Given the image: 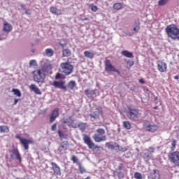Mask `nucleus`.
<instances>
[{
    "label": "nucleus",
    "instance_id": "nucleus-1",
    "mask_svg": "<svg viewBox=\"0 0 179 179\" xmlns=\"http://www.w3.org/2000/svg\"><path fill=\"white\" fill-rule=\"evenodd\" d=\"M49 65L44 64V65L39 69L33 71V79L36 83H44L45 80V72L48 69Z\"/></svg>",
    "mask_w": 179,
    "mask_h": 179
},
{
    "label": "nucleus",
    "instance_id": "nucleus-2",
    "mask_svg": "<svg viewBox=\"0 0 179 179\" xmlns=\"http://www.w3.org/2000/svg\"><path fill=\"white\" fill-rule=\"evenodd\" d=\"M127 110L129 120L136 122L141 121V117H142V112H141V110L136 108H132L131 106H128Z\"/></svg>",
    "mask_w": 179,
    "mask_h": 179
},
{
    "label": "nucleus",
    "instance_id": "nucleus-3",
    "mask_svg": "<svg viewBox=\"0 0 179 179\" xmlns=\"http://www.w3.org/2000/svg\"><path fill=\"white\" fill-rule=\"evenodd\" d=\"M165 31L168 37L172 38V40H179V29L176 24L168 25L165 29Z\"/></svg>",
    "mask_w": 179,
    "mask_h": 179
},
{
    "label": "nucleus",
    "instance_id": "nucleus-4",
    "mask_svg": "<svg viewBox=\"0 0 179 179\" xmlns=\"http://www.w3.org/2000/svg\"><path fill=\"white\" fill-rule=\"evenodd\" d=\"M73 65L69 62V59H67V62H62L60 64V72L64 73L65 76H69V75H71L73 73Z\"/></svg>",
    "mask_w": 179,
    "mask_h": 179
},
{
    "label": "nucleus",
    "instance_id": "nucleus-5",
    "mask_svg": "<svg viewBox=\"0 0 179 179\" xmlns=\"http://www.w3.org/2000/svg\"><path fill=\"white\" fill-rule=\"evenodd\" d=\"M95 134L93 135L92 138L95 142L100 143L104 142V141H107V136H106V130L104 129L99 128L96 129Z\"/></svg>",
    "mask_w": 179,
    "mask_h": 179
},
{
    "label": "nucleus",
    "instance_id": "nucleus-6",
    "mask_svg": "<svg viewBox=\"0 0 179 179\" xmlns=\"http://www.w3.org/2000/svg\"><path fill=\"white\" fill-rule=\"evenodd\" d=\"M168 160L175 166H179V151H173L168 153Z\"/></svg>",
    "mask_w": 179,
    "mask_h": 179
},
{
    "label": "nucleus",
    "instance_id": "nucleus-7",
    "mask_svg": "<svg viewBox=\"0 0 179 179\" xmlns=\"http://www.w3.org/2000/svg\"><path fill=\"white\" fill-rule=\"evenodd\" d=\"M83 140L84 143L88 146L89 149H92V150H94V149H100L101 148L99 145H94V143H93V141H92L90 136L83 134Z\"/></svg>",
    "mask_w": 179,
    "mask_h": 179
},
{
    "label": "nucleus",
    "instance_id": "nucleus-8",
    "mask_svg": "<svg viewBox=\"0 0 179 179\" xmlns=\"http://www.w3.org/2000/svg\"><path fill=\"white\" fill-rule=\"evenodd\" d=\"M15 138H16V139H19L21 145H22V146H24V149L25 150H29V145L31 143H34V141L31 140L22 138V136H20V134L16 135Z\"/></svg>",
    "mask_w": 179,
    "mask_h": 179
},
{
    "label": "nucleus",
    "instance_id": "nucleus-9",
    "mask_svg": "<svg viewBox=\"0 0 179 179\" xmlns=\"http://www.w3.org/2000/svg\"><path fill=\"white\" fill-rule=\"evenodd\" d=\"M157 70L159 72H161V73L167 72V64H166V62H163L162 60H158L157 62Z\"/></svg>",
    "mask_w": 179,
    "mask_h": 179
},
{
    "label": "nucleus",
    "instance_id": "nucleus-10",
    "mask_svg": "<svg viewBox=\"0 0 179 179\" xmlns=\"http://www.w3.org/2000/svg\"><path fill=\"white\" fill-rule=\"evenodd\" d=\"M100 114L103 115V108H101L100 106H98L96 108V111H94L92 113H91L90 117L92 118V120H97L99 118Z\"/></svg>",
    "mask_w": 179,
    "mask_h": 179
},
{
    "label": "nucleus",
    "instance_id": "nucleus-11",
    "mask_svg": "<svg viewBox=\"0 0 179 179\" xmlns=\"http://www.w3.org/2000/svg\"><path fill=\"white\" fill-rule=\"evenodd\" d=\"M143 129L147 132H156L159 127L156 124H143Z\"/></svg>",
    "mask_w": 179,
    "mask_h": 179
},
{
    "label": "nucleus",
    "instance_id": "nucleus-12",
    "mask_svg": "<svg viewBox=\"0 0 179 179\" xmlns=\"http://www.w3.org/2000/svg\"><path fill=\"white\" fill-rule=\"evenodd\" d=\"M50 164L52 166L51 170H52L53 174H55L56 177L61 176V168L55 162H51Z\"/></svg>",
    "mask_w": 179,
    "mask_h": 179
},
{
    "label": "nucleus",
    "instance_id": "nucleus-13",
    "mask_svg": "<svg viewBox=\"0 0 179 179\" xmlns=\"http://www.w3.org/2000/svg\"><path fill=\"white\" fill-rule=\"evenodd\" d=\"M59 117V108H57L52 111V113L50 115V122L52 123L57 118Z\"/></svg>",
    "mask_w": 179,
    "mask_h": 179
},
{
    "label": "nucleus",
    "instance_id": "nucleus-14",
    "mask_svg": "<svg viewBox=\"0 0 179 179\" xmlns=\"http://www.w3.org/2000/svg\"><path fill=\"white\" fill-rule=\"evenodd\" d=\"M106 146L111 150H122V148L117 143H113L112 142L106 143Z\"/></svg>",
    "mask_w": 179,
    "mask_h": 179
},
{
    "label": "nucleus",
    "instance_id": "nucleus-15",
    "mask_svg": "<svg viewBox=\"0 0 179 179\" xmlns=\"http://www.w3.org/2000/svg\"><path fill=\"white\" fill-rule=\"evenodd\" d=\"M104 65L106 72H113L115 69V67L111 64V61H110V59L105 60Z\"/></svg>",
    "mask_w": 179,
    "mask_h": 179
},
{
    "label": "nucleus",
    "instance_id": "nucleus-16",
    "mask_svg": "<svg viewBox=\"0 0 179 179\" xmlns=\"http://www.w3.org/2000/svg\"><path fill=\"white\" fill-rule=\"evenodd\" d=\"M13 155H10L11 159H13V157L15 156L16 160H18L19 163H22V156L20 155V152H19V150L17 148H14L12 150Z\"/></svg>",
    "mask_w": 179,
    "mask_h": 179
},
{
    "label": "nucleus",
    "instance_id": "nucleus-17",
    "mask_svg": "<svg viewBox=\"0 0 179 179\" xmlns=\"http://www.w3.org/2000/svg\"><path fill=\"white\" fill-rule=\"evenodd\" d=\"M52 85L56 88L66 90V86H65V82L64 81H54Z\"/></svg>",
    "mask_w": 179,
    "mask_h": 179
},
{
    "label": "nucleus",
    "instance_id": "nucleus-18",
    "mask_svg": "<svg viewBox=\"0 0 179 179\" xmlns=\"http://www.w3.org/2000/svg\"><path fill=\"white\" fill-rule=\"evenodd\" d=\"M50 12L52 13V15H57V16H59V15H62V11L55 6H51L50 8Z\"/></svg>",
    "mask_w": 179,
    "mask_h": 179
},
{
    "label": "nucleus",
    "instance_id": "nucleus-19",
    "mask_svg": "<svg viewBox=\"0 0 179 179\" xmlns=\"http://www.w3.org/2000/svg\"><path fill=\"white\" fill-rule=\"evenodd\" d=\"M30 90L34 92L35 94H41V90H39L38 87L35 84H31L29 86Z\"/></svg>",
    "mask_w": 179,
    "mask_h": 179
},
{
    "label": "nucleus",
    "instance_id": "nucleus-20",
    "mask_svg": "<svg viewBox=\"0 0 179 179\" xmlns=\"http://www.w3.org/2000/svg\"><path fill=\"white\" fill-rule=\"evenodd\" d=\"M3 30L6 33H9V31H12V25H10L8 22H4Z\"/></svg>",
    "mask_w": 179,
    "mask_h": 179
},
{
    "label": "nucleus",
    "instance_id": "nucleus-21",
    "mask_svg": "<svg viewBox=\"0 0 179 179\" xmlns=\"http://www.w3.org/2000/svg\"><path fill=\"white\" fill-rule=\"evenodd\" d=\"M84 55L86 58H89L90 59H93L94 58V53L88 50L84 52Z\"/></svg>",
    "mask_w": 179,
    "mask_h": 179
},
{
    "label": "nucleus",
    "instance_id": "nucleus-22",
    "mask_svg": "<svg viewBox=\"0 0 179 179\" xmlns=\"http://www.w3.org/2000/svg\"><path fill=\"white\" fill-rule=\"evenodd\" d=\"M122 55L127 58H134V54L128 50L122 51Z\"/></svg>",
    "mask_w": 179,
    "mask_h": 179
},
{
    "label": "nucleus",
    "instance_id": "nucleus-23",
    "mask_svg": "<svg viewBox=\"0 0 179 179\" xmlns=\"http://www.w3.org/2000/svg\"><path fill=\"white\" fill-rule=\"evenodd\" d=\"M151 179H160V174H159L157 170H153V173L151 174Z\"/></svg>",
    "mask_w": 179,
    "mask_h": 179
},
{
    "label": "nucleus",
    "instance_id": "nucleus-24",
    "mask_svg": "<svg viewBox=\"0 0 179 179\" xmlns=\"http://www.w3.org/2000/svg\"><path fill=\"white\" fill-rule=\"evenodd\" d=\"M124 8V5L122 3H115L113 4V9L115 10H120Z\"/></svg>",
    "mask_w": 179,
    "mask_h": 179
},
{
    "label": "nucleus",
    "instance_id": "nucleus-25",
    "mask_svg": "<svg viewBox=\"0 0 179 179\" xmlns=\"http://www.w3.org/2000/svg\"><path fill=\"white\" fill-rule=\"evenodd\" d=\"M68 145H69V143H68V141H64L62 145H60V147L59 148V150L62 152V150H66V149H68Z\"/></svg>",
    "mask_w": 179,
    "mask_h": 179
},
{
    "label": "nucleus",
    "instance_id": "nucleus-26",
    "mask_svg": "<svg viewBox=\"0 0 179 179\" xmlns=\"http://www.w3.org/2000/svg\"><path fill=\"white\" fill-rule=\"evenodd\" d=\"M45 55H46V57H52L54 55V50L51 48L45 49Z\"/></svg>",
    "mask_w": 179,
    "mask_h": 179
},
{
    "label": "nucleus",
    "instance_id": "nucleus-27",
    "mask_svg": "<svg viewBox=\"0 0 179 179\" xmlns=\"http://www.w3.org/2000/svg\"><path fill=\"white\" fill-rule=\"evenodd\" d=\"M67 87H69V89H70L71 90H73V89L76 87V82L73 80L69 82L67 85Z\"/></svg>",
    "mask_w": 179,
    "mask_h": 179
},
{
    "label": "nucleus",
    "instance_id": "nucleus-28",
    "mask_svg": "<svg viewBox=\"0 0 179 179\" xmlns=\"http://www.w3.org/2000/svg\"><path fill=\"white\" fill-rule=\"evenodd\" d=\"M0 132L1 134H8V132H9V127H8V126H0Z\"/></svg>",
    "mask_w": 179,
    "mask_h": 179
},
{
    "label": "nucleus",
    "instance_id": "nucleus-29",
    "mask_svg": "<svg viewBox=\"0 0 179 179\" xmlns=\"http://www.w3.org/2000/svg\"><path fill=\"white\" fill-rule=\"evenodd\" d=\"M63 57H71V52L69 49H64L62 50Z\"/></svg>",
    "mask_w": 179,
    "mask_h": 179
},
{
    "label": "nucleus",
    "instance_id": "nucleus-30",
    "mask_svg": "<svg viewBox=\"0 0 179 179\" xmlns=\"http://www.w3.org/2000/svg\"><path fill=\"white\" fill-rule=\"evenodd\" d=\"M12 92L15 94V96H17V97H22V92H20V90L18 89L13 88L12 90Z\"/></svg>",
    "mask_w": 179,
    "mask_h": 179
},
{
    "label": "nucleus",
    "instance_id": "nucleus-31",
    "mask_svg": "<svg viewBox=\"0 0 179 179\" xmlns=\"http://www.w3.org/2000/svg\"><path fill=\"white\" fill-rule=\"evenodd\" d=\"M168 2H170V0H159L158 6H166Z\"/></svg>",
    "mask_w": 179,
    "mask_h": 179
},
{
    "label": "nucleus",
    "instance_id": "nucleus-32",
    "mask_svg": "<svg viewBox=\"0 0 179 179\" xmlns=\"http://www.w3.org/2000/svg\"><path fill=\"white\" fill-rule=\"evenodd\" d=\"M123 127L124 128H125V129H131V128H132V126L131 125V122H129V121L123 122Z\"/></svg>",
    "mask_w": 179,
    "mask_h": 179
},
{
    "label": "nucleus",
    "instance_id": "nucleus-33",
    "mask_svg": "<svg viewBox=\"0 0 179 179\" xmlns=\"http://www.w3.org/2000/svg\"><path fill=\"white\" fill-rule=\"evenodd\" d=\"M89 6L90 7V9L92 12H96L99 10V7L93 3L89 4Z\"/></svg>",
    "mask_w": 179,
    "mask_h": 179
},
{
    "label": "nucleus",
    "instance_id": "nucleus-34",
    "mask_svg": "<svg viewBox=\"0 0 179 179\" xmlns=\"http://www.w3.org/2000/svg\"><path fill=\"white\" fill-rule=\"evenodd\" d=\"M134 62L132 60L127 61V68L128 69H131V66H134Z\"/></svg>",
    "mask_w": 179,
    "mask_h": 179
},
{
    "label": "nucleus",
    "instance_id": "nucleus-35",
    "mask_svg": "<svg viewBox=\"0 0 179 179\" xmlns=\"http://www.w3.org/2000/svg\"><path fill=\"white\" fill-rule=\"evenodd\" d=\"M134 178H136V179H143L142 178V174H141V173L136 172L134 173Z\"/></svg>",
    "mask_w": 179,
    "mask_h": 179
},
{
    "label": "nucleus",
    "instance_id": "nucleus-36",
    "mask_svg": "<svg viewBox=\"0 0 179 179\" xmlns=\"http://www.w3.org/2000/svg\"><path fill=\"white\" fill-rule=\"evenodd\" d=\"M30 66H37V62L36 60H31L29 62Z\"/></svg>",
    "mask_w": 179,
    "mask_h": 179
},
{
    "label": "nucleus",
    "instance_id": "nucleus-37",
    "mask_svg": "<svg viewBox=\"0 0 179 179\" xmlns=\"http://www.w3.org/2000/svg\"><path fill=\"white\" fill-rule=\"evenodd\" d=\"M140 25H135L134 27L133 28L134 31H135V33H138L141 29V27H139Z\"/></svg>",
    "mask_w": 179,
    "mask_h": 179
},
{
    "label": "nucleus",
    "instance_id": "nucleus-38",
    "mask_svg": "<svg viewBox=\"0 0 179 179\" xmlns=\"http://www.w3.org/2000/svg\"><path fill=\"white\" fill-rule=\"evenodd\" d=\"M176 145H177V141L173 140L172 141V150H174L176 149Z\"/></svg>",
    "mask_w": 179,
    "mask_h": 179
},
{
    "label": "nucleus",
    "instance_id": "nucleus-39",
    "mask_svg": "<svg viewBox=\"0 0 179 179\" xmlns=\"http://www.w3.org/2000/svg\"><path fill=\"white\" fill-rule=\"evenodd\" d=\"M57 134H58L59 138H65V135L64 134V133H62V131H61V130H59L57 131Z\"/></svg>",
    "mask_w": 179,
    "mask_h": 179
},
{
    "label": "nucleus",
    "instance_id": "nucleus-40",
    "mask_svg": "<svg viewBox=\"0 0 179 179\" xmlns=\"http://www.w3.org/2000/svg\"><path fill=\"white\" fill-rule=\"evenodd\" d=\"M71 160L72 162H73L74 163H78V158L76 157V156L73 155L72 157H71Z\"/></svg>",
    "mask_w": 179,
    "mask_h": 179
},
{
    "label": "nucleus",
    "instance_id": "nucleus-41",
    "mask_svg": "<svg viewBox=\"0 0 179 179\" xmlns=\"http://www.w3.org/2000/svg\"><path fill=\"white\" fill-rule=\"evenodd\" d=\"M148 150L150 153H155V148L153 147H150Z\"/></svg>",
    "mask_w": 179,
    "mask_h": 179
},
{
    "label": "nucleus",
    "instance_id": "nucleus-42",
    "mask_svg": "<svg viewBox=\"0 0 179 179\" xmlns=\"http://www.w3.org/2000/svg\"><path fill=\"white\" fill-rule=\"evenodd\" d=\"M55 79L56 80H58V79H61V74L59 73H57L56 75H55Z\"/></svg>",
    "mask_w": 179,
    "mask_h": 179
},
{
    "label": "nucleus",
    "instance_id": "nucleus-43",
    "mask_svg": "<svg viewBox=\"0 0 179 179\" xmlns=\"http://www.w3.org/2000/svg\"><path fill=\"white\" fill-rule=\"evenodd\" d=\"M135 26H141V22H139V20H137L134 22Z\"/></svg>",
    "mask_w": 179,
    "mask_h": 179
},
{
    "label": "nucleus",
    "instance_id": "nucleus-44",
    "mask_svg": "<svg viewBox=\"0 0 179 179\" xmlns=\"http://www.w3.org/2000/svg\"><path fill=\"white\" fill-rule=\"evenodd\" d=\"M51 129L52 131H55V129H57V123L54 124L52 127H51Z\"/></svg>",
    "mask_w": 179,
    "mask_h": 179
},
{
    "label": "nucleus",
    "instance_id": "nucleus-45",
    "mask_svg": "<svg viewBox=\"0 0 179 179\" xmlns=\"http://www.w3.org/2000/svg\"><path fill=\"white\" fill-rule=\"evenodd\" d=\"M90 91L89 90H85V94H86V96H89V94H90Z\"/></svg>",
    "mask_w": 179,
    "mask_h": 179
},
{
    "label": "nucleus",
    "instance_id": "nucleus-46",
    "mask_svg": "<svg viewBox=\"0 0 179 179\" xmlns=\"http://www.w3.org/2000/svg\"><path fill=\"white\" fill-rule=\"evenodd\" d=\"M113 72H115L116 73H117V75H120V73H121V72H120L119 71H118V69H115H115H113Z\"/></svg>",
    "mask_w": 179,
    "mask_h": 179
},
{
    "label": "nucleus",
    "instance_id": "nucleus-47",
    "mask_svg": "<svg viewBox=\"0 0 179 179\" xmlns=\"http://www.w3.org/2000/svg\"><path fill=\"white\" fill-rule=\"evenodd\" d=\"M123 168H124V165L122 164H120V165L118 166L119 170H122Z\"/></svg>",
    "mask_w": 179,
    "mask_h": 179
},
{
    "label": "nucleus",
    "instance_id": "nucleus-48",
    "mask_svg": "<svg viewBox=\"0 0 179 179\" xmlns=\"http://www.w3.org/2000/svg\"><path fill=\"white\" fill-rule=\"evenodd\" d=\"M25 13H26V15H31V12H30V10H28V9H27V10H25Z\"/></svg>",
    "mask_w": 179,
    "mask_h": 179
},
{
    "label": "nucleus",
    "instance_id": "nucleus-49",
    "mask_svg": "<svg viewBox=\"0 0 179 179\" xmlns=\"http://www.w3.org/2000/svg\"><path fill=\"white\" fill-rule=\"evenodd\" d=\"M59 45H60L61 47H62V48H64V47H66V43H59Z\"/></svg>",
    "mask_w": 179,
    "mask_h": 179
},
{
    "label": "nucleus",
    "instance_id": "nucleus-50",
    "mask_svg": "<svg viewBox=\"0 0 179 179\" xmlns=\"http://www.w3.org/2000/svg\"><path fill=\"white\" fill-rule=\"evenodd\" d=\"M20 99H15L14 101L13 106H16L17 104V102L19 101Z\"/></svg>",
    "mask_w": 179,
    "mask_h": 179
},
{
    "label": "nucleus",
    "instance_id": "nucleus-51",
    "mask_svg": "<svg viewBox=\"0 0 179 179\" xmlns=\"http://www.w3.org/2000/svg\"><path fill=\"white\" fill-rule=\"evenodd\" d=\"M117 176L118 177H124V174H122V172H118Z\"/></svg>",
    "mask_w": 179,
    "mask_h": 179
},
{
    "label": "nucleus",
    "instance_id": "nucleus-52",
    "mask_svg": "<svg viewBox=\"0 0 179 179\" xmlns=\"http://www.w3.org/2000/svg\"><path fill=\"white\" fill-rule=\"evenodd\" d=\"M3 35H0V41L5 40L6 37H2Z\"/></svg>",
    "mask_w": 179,
    "mask_h": 179
},
{
    "label": "nucleus",
    "instance_id": "nucleus-53",
    "mask_svg": "<svg viewBox=\"0 0 179 179\" xmlns=\"http://www.w3.org/2000/svg\"><path fill=\"white\" fill-rule=\"evenodd\" d=\"M139 82L140 83H142V84L145 83V81L143 80V79H140Z\"/></svg>",
    "mask_w": 179,
    "mask_h": 179
},
{
    "label": "nucleus",
    "instance_id": "nucleus-54",
    "mask_svg": "<svg viewBox=\"0 0 179 179\" xmlns=\"http://www.w3.org/2000/svg\"><path fill=\"white\" fill-rule=\"evenodd\" d=\"M179 76H174V79H176V80H178Z\"/></svg>",
    "mask_w": 179,
    "mask_h": 179
},
{
    "label": "nucleus",
    "instance_id": "nucleus-55",
    "mask_svg": "<svg viewBox=\"0 0 179 179\" xmlns=\"http://www.w3.org/2000/svg\"><path fill=\"white\" fill-rule=\"evenodd\" d=\"M63 124H68V121L67 120H63Z\"/></svg>",
    "mask_w": 179,
    "mask_h": 179
},
{
    "label": "nucleus",
    "instance_id": "nucleus-56",
    "mask_svg": "<svg viewBox=\"0 0 179 179\" xmlns=\"http://www.w3.org/2000/svg\"><path fill=\"white\" fill-rule=\"evenodd\" d=\"M20 6H21V8H24L26 7V6H25L24 4H22Z\"/></svg>",
    "mask_w": 179,
    "mask_h": 179
},
{
    "label": "nucleus",
    "instance_id": "nucleus-57",
    "mask_svg": "<svg viewBox=\"0 0 179 179\" xmlns=\"http://www.w3.org/2000/svg\"><path fill=\"white\" fill-rule=\"evenodd\" d=\"M83 20H89V18L85 17V18L83 19Z\"/></svg>",
    "mask_w": 179,
    "mask_h": 179
},
{
    "label": "nucleus",
    "instance_id": "nucleus-58",
    "mask_svg": "<svg viewBox=\"0 0 179 179\" xmlns=\"http://www.w3.org/2000/svg\"><path fill=\"white\" fill-rule=\"evenodd\" d=\"M145 156H146V157H150V156L148 154H145Z\"/></svg>",
    "mask_w": 179,
    "mask_h": 179
},
{
    "label": "nucleus",
    "instance_id": "nucleus-59",
    "mask_svg": "<svg viewBox=\"0 0 179 179\" xmlns=\"http://www.w3.org/2000/svg\"><path fill=\"white\" fill-rule=\"evenodd\" d=\"M154 109H155V110H157V106H155V107H154Z\"/></svg>",
    "mask_w": 179,
    "mask_h": 179
},
{
    "label": "nucleus",
    "instance_id": "nucleus-60",
    "mask_svg": "<svg viewBox=\"0 0 179 179\" xmlns=\"http://www.w3.org/2000/svg\"><path fill=\"white\" fill-rule=\"evenodd\" d=\"M85 179H90V177L87 176V177L85 178Z\"/></svg>",
    "mask_w": 179,
    "mask_h": 179
},
{
    "label": "nucleus",
    "instance_id": "nucleus-61",
    "mask_svg": "<svg viewBox=\"0 0 179 179\" xmlns=\"http://www.w3.org/2000/svg\"><path fill=\"white\" fill-rule=\"evenodd\" d=\"M78 127H80V124H78Z\"/></svg>",
    "mask_w": 179,
    "mask_h": 179
},
{
    "label": "nucleus",
    "instance_id": "nucleus-62",
    "mask_svg": "<svg viewBox=\"0 0 179 179\" xmlns=\"http://www.w3.org/2000/svg\"><path fill=\"white\" fill-rule=\"evenodd\" d=\"M93 93H94V91H92Z\"/></svg>",
    "mask_w": 179,
    "mask_h": 179
}]
</instances>
